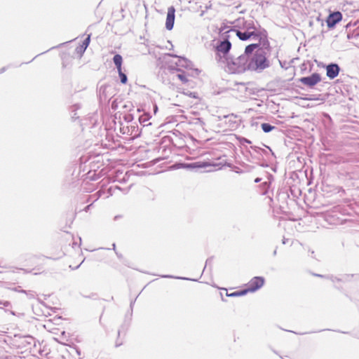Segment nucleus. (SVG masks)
<instances>
[{
    "label": "nucleus",
    "instance_id": "obj_1",
    "mask_svg": "<svg viewBox=\"0 0 359 359\" xmlns=\"http://www.w3.org/2000/svg\"><path fill=\"white\" fill-rule=\"evenodd\" d=\"M248 55H228L225 58V70L229 74H241L248 70Z\"/></svg>",
    "mask_w": 359,
    "mask_h": 359
},
{
    "label": "nucleus",
    "instance_id": "obj_2",
    "mask_svg": "<svg viewBox=\"0 0 359 359\" xmlns=\"http://www.w3.org/2000/svg\"><path fill=\"white\" fill-rule=\"evenodd\" d=\"M236 32V36L241 41H248L251 38H257L259 40L266 38L264 34L257 29L255 23L252 20H245Z\"/></svg>",
    "mask_w": 359,
    "mask_h": 359
},
{
    "label": "nucleus",
    "instance_id": "obj_3",
    "mask_svg": "<svg viewBox=\"0 0 359 359\" xmlns=\"http://www.w3.org/2000/svg\"><path fill=\"white\" fill-rule=\"evenodd\" d=\"M269 67V62L263 50H258L250 57L248 55V70L256 72H262Z\"/></svg>",
    "mask_w": 359,
    "mask_h": 359
},
{
    "label": "nucleus",
    "instance_id": "obj_4",
    "mask_svg": "<svg viewBox=\"0 0 359 359\" xmlns=\"http://www.w3.org/2000/svg\"><path fill=\"white\" fill-rule=\"evenodd\" d=\"M321 79L320 74L318 73H313L309 76L302 77L299 79V81L309 87H313L320 81Z\"/></svg>",
    "mask_w": 359,
    "mask_h": 359
},
{
    "label": "nucleus",
    "instance_id": "obj_5",
    "mask_svg": "<svg viewBox=\"0 0 359 359\" xmlns=\"http://www.w3.org/2000/svg\"><path fill=\"white\" fill-rule=\"evenodd\" d=\"M342 19V15L340 12H334L329 15L326 20L327 26L329 28L334 27L337 23L340 22Z\"/></svg>",
    "mask_w": 359,
    "mask_h": 359
},
{
    "label": "nucleus",
    "instance_id": "obj_6",
    "mask_svg": "<svg viewBox=\"0 0 359 359\" xmlns=\"http://www.w3.org/2000/svg\"><path fill=\"white\" fill-rule=\"evenodd\" d=\"M264 280L262 277H255L248 283V290L255 292L262 287L264 285Z\"/></svg>",
    "mask_w": 359,
    "mask_h": 359
},
{
    "label": "nucleus",
    "instance_id": "obj_7",
    "mask_svg": "<svg viewBox=\"0 0 359 359\" xmlns=\"http://www.w3.org/2000/svg\"><path fill=\"white\" fill-rule=\"evenodd\" d=\"M175 9L174 7L171 6L168 8L165 22V27L168 30H171L173 28L175 22Z\"/></svg>",
    "mask_w": 359,
    "mask_h": 359
},
{
    "label": "nucleus",
    "instance_id": "obj_8",
    "mask_svg": "<svg viewBox=\"0 0 359 359\" xmlns=\"http://www.w3.org/2000/svg\"><path fill=\"white\" fill-rule=\"evenodd\" d=\"M339 72V67L336 64H331L326 67V75L330 79L336 78Z\"/></svg>",
    "mask_w": 359,
    "mask_h": 359
},
{
    "label": "nucleus",
    "instance_id": "obj_9",
    "mask_svg": "<svg viewBox=\"0 0 359 359\" xmlns=\"http://www.w3.org/2000/svg\"><path fill=\"white\" fill-rule=\"evenodd\" d=\"M231 48V43L229 40H224L219 43L217 46V50L224 54L227 53Z\"/></svg>",
    "mask_w": 359,
    "mask_h": 359
},
{
    "label": "nucleus",
    "instance_id": "obj_10",
    "mask_svg": "<svg viewBox=\"0 0 359 359\" xmlns=\"http://www.w3.org/2000/svg\"><path fill=\"white\" fill-rule=\"evenodd\" d=\"M114 62L117 68L118 72H120V69H121V65H122V57L119 54H116L114 55L113 58Z\"/></svg>",
    "mask_w": 359,
    "mask_h": 359
},
{
    "label": "nucleus",
    "instance_id": "obj_11",
    "mask_svg": "<svg viewBox=\"0 0 359 359\" xmlns=\"http://www.w3.org/2000/svg\"><path fill=\"white\" fill-rule=\"evenodd\" d=\"M213 165H215L208 162H196L193 163V168H203Z\"/></svg>",
    "mask_w": 359,
    "mask_h": 359
},
{
    "label": "nucleus",
    "instance_id": "obj_12",
    "mask_svg": "<svg viewBox=\"0 0 359 359\" xmlns=\"http://www.w3.org/2000/svg\"><path fill=\"white\" fill-rule=\"evenodd\" d=\"M259 46L257 43H252L247 46L245 49V53L243 54H247L249 55L256 48Z\"/></svg>",
    "mask_w": 359,
    "mask_h": 359
},
{
    "label": "nucleus",
    "instance_id": "obj_13",
    "mask_svg": "<svg viewBox=\"0 0 359 359\" xmlns=\"http://www.w3.org/2000/svg\"><path fill=\"white\" fill-rule=\"evenodd\" d=\"M261 127L264 133H269L274 128L273 126H271L269 123H262Z\"/></svg>",
    "mask_w": 359,
    "mask_h": 359
},
{
    "label": "nucleus",
    "instance_id": "obj_14",
    "mask_svg": "<svg viewBox=\"0 0 359 359\" xmlns=\"http://www.w3.org/2000/svg\"><path fill=\"white\" fill-rule=\"evenodd\" d=\"M118 72V75L121 79V82L123 84H125L127 82V76L126 75L122 72V69H120V72Z\"/></svg>",
    "mask_w": 359,
    "mask_h": 359
},
{
    "label": "nucleus",
    "instance_id": "obj_15",
    "mask_svg": "<svg viewBox=\"0 0 359 359\" xmlns=\"http://www.w3.org/2000/svg\"><path fill=\"white\" fill-rule=\"evenodd\" d=\"M90 40V35L89 34L82 43L81 47L83 49V50H85L87 48V47L88 46Z\"/></svg>",
    "mask_w": 359,
    "mask_h": 359
},
{
    "label": "nucleus",
    "instance_id": "obj_16",
    "mask_svg": "<svg viewBox=\"0 0 359 359\" xmlns=\"http://www.w3.org/2000/svg\"><path fill=\"white\" fill-rule=\"evenodd\" d=\"M299 100H321L323 102V100L320 99V97H311V98H307V97H300Z\"/></svg>",
    "mask_w": 359,
    "mask_h": 359
},
{
    "label": "nucleus",
    "instance_id": "obj_17",
    "mask_svg": "<svg viewBox=\"0 0 359 359\" xmlns=\"http://www.w3.org/2000/svg\"><path fill=\"white\" fill-rule=\"evenodd\" d=\"M179 168H193V163H189V164H181Z\"/></svg>",
    "mask_w": 359,
    "mask_h": 359
},
{
    "label": "nucleus",
    "instance_id": "obj_18",
    "mask_svg": "<svg viewBox=\"0 0 359 359\" xmlns=\"http://www.w3.org/2000/svg\"><path fill=\"white\" fill-rule=\"evenodd\" d=\"M177 76H178V78H179L182 81H183V82H184V83L187 82V78H186L184 76H183V75H182V74H178V75H177Z\"/></svg>",
    "mask_w": 359,
    "mask_h": 359
},
{
    "label": "nucleus",
    "instance_id": "obj_19",
    "mask_svg": "<svg viewBox=\"0 0 359 359\" xmlns=\"http://www.w3.org/2000/svg\"><path fill=\"white\" fill-rule=\"evenodd\" d=\"M10 303L8 302H1L0 301V308L1 306H8Z\"/></svg>",
    "mask_w": 359,
    "mask_h": 359
},
{
    "label": "nucleus",
    "instance_id": "obj_20",
    "mask_svg": "<svg viewBox=\"0 0 359 359\" xmlns=\"http://www.w3.org/2000/svg\"><path fill=\"white\" fill-rule=\"evenodd\" d=\"M250 292V291L248 290V289H247V290H243V291H241V292H238V296L244 295V294H247V292Z\"/></svg>",
    "mask_w": 359,
    "mask_h": 359
},
{
    "label": "nucleus",
    "instance_id": "obj_21",
    "mask_svg": "<svg viewBox=\"0 0 359 359\" xmlns=\"http://www.w3.org/2000/svg\"><path fill=\"white\" fill-rule=\"evenodd\" d=\"M184 61L185 62H189V64L186 66V67H187V68L191 69V66H192L191 63L190 62H187V60H184Z\"/></svg>",
    "mask_w": 359,
    "mask_h": 359
},
{
    "label": "nucleus",
    "instance_id": "obj_22",
    "mask_svg": "<svg viewBox=\"0 0 359 359\" xmlns=\"http://www.w3.org/2000/svg\"><path fill=\"white\" fill-rule=\"evenodd\" d=\"M229 297H236V296H238V292L231 293V294H229Z\"/></svg>",
    "mask_w": 359,
    "mask_h": 359
},
{
    "label": "nucleus",
    "instance_id": "obj_23",
    "mask_svg": "<svg viewBox=\"0 0 359 359\" xmlns=\"http://www.w3.org/2000/svg\"><path fill=\"white\" fill-rule=\"evenodd\" d=\"M194 71L196 72V74L197 75L200 73V72H199V70L198 69H194Z\"/></svg>",
    "mask_w": 359,
    "mask_h": 359
},
{
    "label": "nucleus",
    "instance_id": "obj_24",
    "mask_svg": "<svg viewBox=\"0 0 359 359\" xmlns=\"http://www.w3.org/2000/svg\"><path fill=\"white\" fill-rule=\"evenodd\" d=\"M154 113H156L157 110H158V107L156 105L154 106Z\"/></svg>",
    "mask_w": 359,
    "mask_h": 359
},
{
    "label": "nucleus",
    "instance_id": "obj_25",
    "mask_svg": "<svg viewBox=\"0 0 359 359\" xmlns=\"http://www.w3.org/2000/svg\"><path fill=\"white\" fill-rule=\"evenodd\" d=\"M305 107H313V105H310V104H308L305 105Z\"/></svg>",
    "mask_w": 359,
    "mask_h": 359
},
{
    "label": "nucleus",
    "instance_id": "obj_26",
    "mask_svg": "<svg viewBox=\"0 0 359 359\" xmlns=\"http://www.w3.org/2000/svg\"><path fill=\"white\" fill-rule=\"evenodd\" d=\"M190 95L191 97H195V95H194V93H190V95Z\"/></svg>",
    "mask_w": 359,
    "mask_h": 359
},
{
    "label": "nucleus",
    "instance_id": "obj_27",
    "mask_svg": "<svg viewBox=\"0 0 359 359\" xmlns=\"http://www.w3.org/2000/svg\"><path fill=\"white\" fill-rule=\"evenodd\" d=\"M259 182V179H256L255 180V182Z\"/></svg>",
    "mask_w": 359,
    "mask_h": 359
}]
</instances>
